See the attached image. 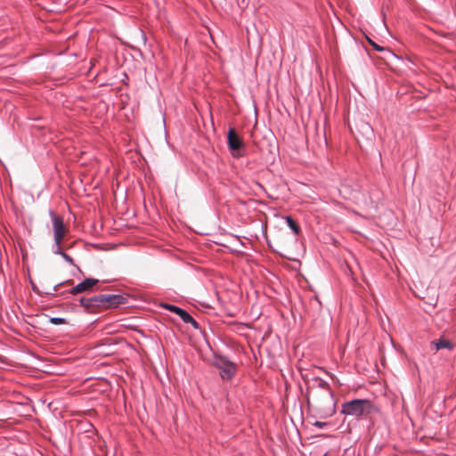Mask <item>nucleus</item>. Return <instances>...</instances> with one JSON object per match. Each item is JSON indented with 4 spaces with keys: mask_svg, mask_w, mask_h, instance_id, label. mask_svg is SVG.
Instances as JSON below:
<instances>
[{
    "mask_svg": "<svg viewBox=\"0 0 456 456\" xmlns=\"http://www.w3.org/2000/svg\"><path fill=\"white\" fill-rule=\"evenodd\" d=\"M306 402L308 406L325 411L328 416L335 412L333 392L330 385L320 378H314L307 384Z\"/></svg>",
    "mask_w": 456,
    "mask_h": 456,
    "instance_id": "obj_1",
    "label": "nucleus"
},
{
    "mask_svg": "<svg viewBox=\"0 0 456 456\" xmlns=\"http://www.w3.org/2000/svg\"><path fill=\"white\" fill-rule=\"evenodd\" d=\"M80 305L89 314L102 312L110 307H117L125 303L126 298L120 295L102 294L92 297H81Z\"/></svg>",
    "mask_w": 456,
    "mask_h": 456,
    "instance_id": "obj_2",
    "label": "nucleus"
},
{
    "mask_svg": "<svg viewBox=\"0 0 456 456\" xmlns=\"http://www.w3.org/2000/svg\"><path fill=\"white\" fill-rule=\"evenodd\" d=\"M373 405L369 400L355 399L347 402L342 406V413L356 417L368 416L371 413Z\"/></svg>",
    "mask_w": 456,
    "mask_h": 456,
    "instance_id": "obj_3",
    "label": "nucleus"
},
{
    "mask_svg": "<svg viewBox=\"0 0 456 456\" xmlns=\"http://www.w3.org/2000/svg\"><path fill=\"white\" fill-rule=\"evenodd\" d=\"M214 365L220 370L223 379H232L237 370L236 364L224 356H216L214 360Z\"/></svg>",
    "mask_w": 456,
    "mask_h": 456,
    "instance_id": "obj_4",
    "label": "nucleus"
},
{
    "mask_svg": "<svg viewBox=\"0 0 456 456\" xmlns=\"http://www.w3.org/2000/svg\"><path fill=\"white\" fill-rule=\"evenodd\" d=\"M53 221V238L55 244H62V240L68 233V227L63 223V218L51 212Z\"/></svg>",
    "mask_w": 456,
    "mask_h": 456,
    "instance_id": "obj_5",
    "label": "nucleus"
},
{
    "mask_svg": "<svg viewBox=\"0 0 456 456\" xmlns=\"http://www.w3.org/2000/svg\"><path fill=\"white\" fill-rule=\"evenodd\" d=\"M227 142L233 156H240L237 153L243 146L242 138L237 134L234 128H230L227 134Z\"/></svg>",
    "mask_w": 456,
    "mask_h": 456,
    "instance_id": "obj_6",
    "label": "nucleus"
},
{
    "mask_svg": "<svg viewBox=\"0 0 456 456\" xmlns=\"http://www.w3.org/2000/svg\"><path fill=\"white\" fill-rule=\"evenodd\" d=\"M165 308L180 316L183 322L191 323L194 329H199L198 322L185 310L173 305H166Z\"/></svg>",
    "mask_w": 456,
    "mask_h": 456,
    "instance_id": "obj_7",
    "label": "nucleus"
},
{
    "mask_svg": "<svg viewBox=\"0 0 456 456\" xmlns=\"http://www.w3.org/2000/svg\"><path fill=\"white\" fill-rule=\"evenodd\" d=\"M99 281L94 278H87L84 280L82 282L78 283L77 286L73 287L70 290L71 294H79L87 290H91L94 286H95Z\"/></svg>",
    "mask_w": 456,
    "mask_h": 456,
    "instance_id": "obj_8",
    "label": "nucleus"
},
{
    "mask_svg": "<svg viewBox=\"0 0 456 456\" xmlns=\"http://www.w3.org/2000/svg\"><path fill=\"white\" fill-rule=\"evenodd\" d=\"M431 348H435L436 351L441 349H448L452 350L454 346L453 344L444 338H441L438 340H434L430 343Z\"/></svg>",
    "mask_w": 456,
    "mask_h": 456,
    "instance_id": "obj_9",
    "label": "nucleus"
},
{
    "mask_svg": "<svg viewBox=\"0 0 456 456\" xmlns=\"http://www.w3.org/2000/svg\"><path fill=\"white\" fill-rule=\"evenodd\" d=\"M288 225L294 231L296 234L299 232V226L290 216H287L286 218Z\"/></svg>",
    "mask_w": 456,
    "mask_h": 456,
    "instance_id": "obj_10",
    "label": "nucleus"
},
{
    "mask_svg": "<svg viewBox=\"0 0 456 456\" xmlns=\"http://www.w3.org/2000/svg\"><path fill=\"white\" fill-rule=\"evenodd\" d=\"M50 322L54 324V325H60V324H65L66 323V320L63 319V318L53 317V318L50 319Z\"/></svg>",
    "mask_w": 456,
    "mask_h": 456,
    "instance_id": "obj_11",
    "label": "nucleus"
},
{
    "mask_svg": "<svg viewBox=\"0 0 456 456\" xmlns=\"http://www.w3.org/2000/svg\"><path fill=\"white\" fill-rule=\"evenodd\" d=\"M55 246L56 249L54 250V253L61 256V254L63 253L61 244H55Z\"/></svg>",
    "mask_w": 456,
    "mask_h": 456,
    "instance_id": "obj_12",
    "label": "nucleus"
},
{
    "mask_svg": "<svg viewBox=\"0 0 456 456\" xmlns=\"http://www.w3.org/2000/svg\"><path fill=\"white\" fill-rule=\"evenodd\" d=\"M370 44L377 50V51H383L384 48L375 44L373 41L369 39Z\"/></svg>",
    "mask_w": 456,
    "mask_h": 456,
    "instance_id": "obj_13",
    "label": "nucleus"
},
{
    "mask_svg": "<svg viewBox=\"0 0 456 456\" xmlns=\"http://www.w3.org/2000/svg\"><path fill=\"white\" fill-rule=\"evenodd\" d=\"M61 256H62L66 261H68V262H69V263H72V258H71L69 255H67L66 253H64V252H63V253L61 254Z\"/></svg>",
    "mask_w": 456,
    "mask_h": 456,
    "instance_id": "obj_14",
    "label": "nucleus"
},
{
    "mask_svg": "<svg viewBox=\"0 0 456 456\" xmlns=\"http://www.w3.org/2000/svg\"><path fill=\"white\" fill-rule=\"evenodd\" d=\"M314 425H315V426H317V427H319V428H322V427H324V426L326 425V423H324V422H321V421H316V422L314 423Z\"/></svg>",
    "mask_w": 456,
    "mask_h": 456,
    "instance_id": "obj_15",
    "label": "nucleus"
}]
</instances>
